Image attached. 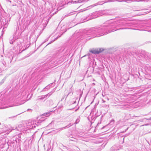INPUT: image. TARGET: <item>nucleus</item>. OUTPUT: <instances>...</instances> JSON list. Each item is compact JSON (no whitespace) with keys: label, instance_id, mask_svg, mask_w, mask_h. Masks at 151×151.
I'll list each match as a JSON object with an SVG mask.
<instances>
[{"label":"nucleus","instance_id":"12","mask_svg":"<svg viewBox=\"0 0 151 151\" xmlns=\"http://www.w3.org/2000/svg\"><path fill=\"white\" fill-rule=\"evenodd\" d=\"M44 73V72L42 71H41L39 72L38 74L39 75H42Z\"/></svg>","mask_w":151,"mask_h":151},{"label":"nucleus","instance_id":"19","mask_svg":"<svg viewBox=\"0 0 151 151\" xmlns=\"http://www.w3.org/2000/svg\"><path fill=\"white\" fill-rule=\"evenodd\" d=\"M102 101L103 102H105V101L104 100L102 99Z\"/></svg>","mask_w":151,"mask_h":151},{"label":"nucleus","instance_id":"30","mask_svg":"<svg viewBox=\"0 0 151 151\" xmlns=\"http://www.w3.org/2000/svg\"><path fill=\"white\" fill-rule=\"evenodd\" d=\"M50 43H49L48 44H50Z\"/></svg>","mask_w":151,"mask_h":151},{"label":"nucleus","instance_id":"34","mask_svg":"<svg viewBox=\"0 0 151 151\" xmlns=\"http://www.w3.org/2000/svg\"><path fill=\"white\" fill-rule=\"evenodd\" d=\"M88 20H89V19H87V21H88Z\"/></svg>","mask_w":151,"mask_h":151},{"label":"nucleus","instance_id":"36","mask_svg":"<svg viewBox=\"0 0 151 151\" xmlns=\"http://www.w3.org/2000/svg\"><path fill=\"white\" fill-rule=\"evenodd\" d=\"M88 20H89V19H87V21H88Z\"/></svg>","mask_w":151,"mask_h":151},{"label":"nucleus","instance_id":"20","mask_svg":"<svg viewBox=\"0 0 151 151\" xmlns=\"http://www.w3.org/2000/svg\"><path fill=\"white\" fill-rule=\"evenodd\" d=\"M124 137L123 138V142H124Z\"/></svg>","mask_w":151,"mask_h":151},{"label":"nucleus","instance_id":"15","mask_svg":"<svg viewBox=\"0 0 151 151\" xmlns=\"http://www.w3.org/2000/svg\"><path fill=\"white\" fill-rule=\"evenodd\" d=\"M76 148L77 151H79V150H80L79 148H78L77 147H76Z\"/></svg>","mask_w":151,"mask_h":151},{"label":"nucleus","instance_id":"18","mask_svg":"<svg viewBox=\"0 0 151 151\" xmlns=\"http://www.w3.org/2000/svg\"><path fill=\"white\" fill-rule=\"evenodd\" d=\"M21 32H18V34L20 35L21 34Z\"/></svg>","mask_w":151,"mask_h":151},{"label":"nucleus","instance_id":"26","mask_svg":"<svg viewBox=\"0 0 151 151\" xmlns=\"http://www.w3.org/2000/svg\"><path fill=\"white\" fill-rule=\"evenodd\" d=\"M66 4V3H65L64 4H65H65Z\"/></svg>","mask_w":151,"mask_h":151},{"label":"nucleus","instance_id":"23","mask_svg":"<svg viewBox=\"0 0 151 151\" xmlns=\"http://www.w3.org/2000/svg\"><path fill=\"white\" fill-rule=\"evenodd\" d=\"M76 102V101H75L74 103H73V104L75 103Z\"/></svg>","mask_w":151,"mask_h":151},{"label":"nucleus","instance_id":"8","mask_svg":"<svg viewBox=\"0 0 151 151\" xmlns=\"http://www.w3.org/2000/svg\"><path fill=\"white\" fill-rule=\"evenodd\" d=\"M117 1L119 2L125 1L127 3H129L131 2L136 1L135 0H122V1H120V0H117Z\"/></svg>","mask_w":151,"mask_h":151},{"label":"nucleus","instance_id":"27","mask_svg":"<svg viewBox=\"0 0 151 151\" xmlns=\"http://www.w3.org/2000/svg\"><path fill=\"white\" fill-rule=\"evenodd\" d=\"M55 40H56V39H55V40H53V41H55Z\"/></svg>","mask_w":151,"mask_h":151},{"label":"nucleus","instance_id":"38","mask_svg":"<svg viewBox=\"0 0 151 151\" xmlns=\"http://www.w3.org/2000/svg\"><path fill=\"white\" fill-rule=\"evenodd\" d=\"M1 124V123H0V125Z\"/></svg>","mask_w":151,"mask_h":151},{"label":"nucleus","instance_id":"1","mask_svg":"<svg viewBox=\"0 0 151 151\" xmlns=\"http://www.w3.org/2000/svg\"><path fill=\"white\" fill-rule=\"evenodd\" d=\"M113 20H110L107 21L103 25L100 27L91 29L88 31L86 35H91L93 36L91 38L101 36L116 30L129 29V28H123L117 29L116 28L123 26H130L131 24L120 19L117 22H114L112 21Z\"/></svg>","mask_w":151,"mask_h":151},{"label":"nucleus","instance_id":"31","mask_svg":"<svg viewBox=\"0 0 151 151\" xmlns=\"http://www.w3.org/2000/svg\"><path fill=\"white\" fill-rule=\"evenodd\" d=\"M77 110V109H76V110H75V111H76Z\"/></svg>","mask_w":151,"mask_h":151},{"label":"nucleus","instance_id":"14","mask_svg":"<svg viewBox=\"0 0 151 151\" xmlns=\"http://www.w3.org/2000/svg\"><path fill=\"white\" fill-rule=\"evenodd\" d=\"M4 82V80L3 79L0 82V86Z\"/></svg>","mask_w":151,"mask_h":151},{"label":"nucleus","instance_id":"7","mask_svg":"<svg viewBox=\"0 0 151 151\" xmlns=\"http://www.w3.org/2000/svg\"><path fill=\"white\" fill-rule=\"evenodd\" d=\"M52 83H50L46 87H45L42 90V91H45L47 90L48 89H50L51 87V86L52 85Z\"/></svg>","mask_w":151,"mask_h":151},{"label":"nucleus","instance_id":"13","mask_svg":"<svg viewBox=\"0 0 151 151\" xmlns=\"http://www.w3.org/2000/svg\"><path fill=\"white\" fill-rule=\"evenodd\" d=\"M53 93V92H50V93H49L48 94H46V95H47V97H49L52 94V93Z\"/></svg>","mask_w":151,"mask_h":151},{"label":"nucleus","instance_id":"6","mask_svg":"<svg viewBox=\"0 0 151 151\" xmlns=\"http://www.w3.org/2000/svg\"><path fill=\"white\" fill-rule=\"evenodd\" d=\"M16 39V38L14 37H10L9 40L10 43L11 44H13V42L15 41Z\"/></svg>","mask_w":151,"mask_h":151},{"label":"nucleus","instance_id":"32","mask_svg":"<svg viewBox=\"0 0 151 151\" xmlns=\"http://www.w3.org/2000/svg\"><path fill=\"white\" fill-rule=\"evenodd\" d=\"M61 9V8L60 9ZM60 9H59V10Z\"/></svg>","mask_w":151,"mask_h":151},{"label":"nucleus","instance_id":"4","mask_svg":"<svg viewBox=\"0 0 151 151\" xmlns=\"http://www.w3.org/2000/svg\"><path fill=\"white\" fill-rule=\"evenodd\" d=\"M102 50H101V49H99L92 50L90 51V52L93 54H96L99 53L101 52Z\"/></svg>","mask_w":151,"mask_h":151},{"label":"nucleus","instance_id":"2","mask_svg":"<svg viewBox=\"0 0 151 151\" xmlns=\"http://www.w3.org/2000/svg\"><path fill=\"white\" fill-rule=\"evenodd\" d=\"M44 120L42 118L38 121L34 120L31 122H28L26 126V128L24 126L20 125H19V128L18 130L20 131H22L27 130L28 129H31L35 128L36 126H38L40 125L41 122L43 121Z\"/></svg>","mask_w":151,"mask_h":151},{"label":"nucleus","instance_id":"17","mask_svg":"<svg viewBox=\"0 0 151 151\" xmlns=\"http://www.w3.org/2000/svg\"><path fill=\"white\" fill-rule=\"evenodd\" d=\"M3 65H4V66H5V67H6V64H5V63H3Z\"/></svg>","mask_w":151,"mask_h":151},{"label":"nucleus","instance_id":"3","mask_svg":"<svg viewBox=\"0 0 151 151\" xmlns=\"http://www.w3.org/2000/svg\"><path fill=\"white\" fill-rule=\"evenodd\" d=\"M0 19L1 24L4 26V28H6L7 27L10 21V19L6 15L2 16Z\"/></svg>","mask_w":151,"mask_h":151},{"label":"nucleus","instance_id":"33","mask_svg":"<svg viewBox=\"0 0 151 151\" xmlns=\"http://www.w3.org/2000/svg\"><path fill=\"white\" fill-rule=\"evenodd\" d=\"M16 33H15V35H16Z\"/></svg>","mask_w":151,"mask_h":151},{"label":"nucleus","instance_id":"11","mask_svg":"<svg viewBox=\"0 0 151 151\" xmlns=\"http://www.w3.org/2000/svg\"><path fill=\"white\" fill-rule=\"evenodd\" d=\"M70 94V93H69L67 95H64L63 96L61 99V101H62L65 98V101H66V98L67 97V96H68V95Z\"/></svg>","mask_w":151,"mask_h":151},{"label":"nucleus","instance_id":"25","mask_svg":"<svg viewBox=\"0 0 151 151\" xmlns=\"http://www.w3.org/2000/svg\"><path fill=\"white\" fill-rule=\"evenodd\" d=\"M9 1L10 2H11V1Z\"/></svg>","mask_w":151,"mask_h":151},{"label":"nucleus","instance_id":"9","mask_svg":"<svg viewBox=\"0 0 151 151\" xmlns=\"http://www.w3.org/2000/svg\"><path fill=\"white\" fill-rule=\"evenodd\" d=\"M47 96V95H45L42 96L40 98L37 99V100H41L44 99L45 97L46 98Z\"/></svg>","mask_w":151,"mask_h":151},{"label":"nucleus","instance_id":"22","mask_svg":"<svg viewBox=\"0 0 151 151\" xmlns=\"http://www.w3.org/2000/svg\"><path fill=\"white\" fill-rule=\"evenodd\" d=\"M72 2H69L68 3H72Z\"/></svg>","mask_w":151,"mask_h":151},{"label":"nucleus","instance_id":"37","mask_svg":"<svg viewBox=\"0 0 151 151\" xmlns=\"http://www.w3.org/2000/svg\"><path fill=\"white\" fill-rule=\"evenodd\" d=\"M1 102V101H0V103ZM1 105V104H0V105Z\"/></svg>","mask_w":151,"mask_h":151},{"label":"nucleus","instance_id":"10","mask_svg":"<svg viewBox=\"0 0 151 151\" xmlns=\"http://www.w3.org/2000/svg\"><path fill=\"white\" fill-rule=\"evenodd\" d=\"M52 112V111H50V112H47L45 113H44L43 115L44 116H49L50 114Z\"/></svg>","mask_w":151,"mask_h":151},{"label":"nucleus","instance_id":"16","mask_svg":"<svg viewBox=\"0 0 151 151\" xmlns=\"http://www.w3.org/2000/svg\"><path fill=\"white\" fill-rule=\"evenodd\" d=\"M16 31H17V32L18 31H19V27L18 28H17H17Z\"/></svg>","mask_w":151,"mask_h":151},{"label":"nucleus","instance_id":"35","mask_svg":"<svg viewBox=\"0 0 151 151\" xmlns=\"http://www.w3.org/2000/svg\"><path fill=\"white\" fill-rule=\"evenodd\" d=\"M88 20H89V19H87V21H88Z\"/></svg>","mask_w":151,"mask_h":151},{"label":"nucleus","instance_id":"24","mask_svg":"<svg viewBox=\"0 0 151 151\" xmlns=\"http://www.w3.org/2000/svg\"><path fill=\"white\" fill-rule=\"evenodd\" d=\"M25 49H26V48H25V49H24H24L22 50H25Z\"/></svg>","mask_w":151,"mask_h":151},{"label":"nucleus","instance_id":"29","mask_svg":"<svg viewBox=\"0 0 151 151\" xmlns=\"http://www.w3.org/2000/svg\"><path fill=\"white\" fill-rule=\"evenodd\" d=\"M55 40H56V39H55V40H53V41H55Z\"/></svg>","mask_w":151,"mask_h":151},{"label":"nucleus","instance_id":"28","mask_svg":"<svg viewBox=\"0 0 151 151\" xmlns=\"http://www.w3.org/2000/svg\"><path fill=\"white\" fill-rule=\"evenodd\" d=\"M55 40H56V39H55V40H53V41H55Z\"/></svg>","mask_w":151,"mask_h":151},{"label":"nucleus","instance_id":"5","mask_svg":"<svg viewBox=\"0 0 151 151\" xmlns=\"http://www.w3.org/2000/svg\"><path fill=\"white\" fill-rule=\"evenodd\" d=\"M72 125H73V124H72L71 123H70L69 124L67 125V126H66L65 127H63L61 128L58 129L57 130V132H58L60 130L64 129L66 128H68V127H70Z\"/></svg>","mask_w":151,"mask_h":151},{"label":"nucleus","instance_id":"21","mask_svg":"<svg viewBox=\"0 0 151 151\" xmlns=\"http://www.w3.org/2000/svg\"><path fill=\"white\" fill-rule=\"evenodd\" d=\"M95 17H93L92 18H90V19H93V18H94Z\"/></svg>","mask_w":151,"mask_h":151}]
</instances>
